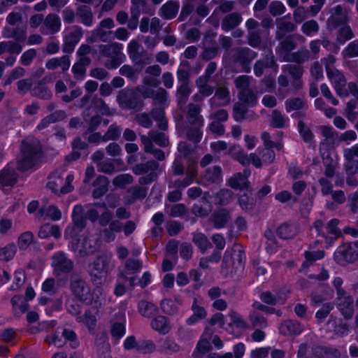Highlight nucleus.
Returning <instances> with one entry per match:
<instances>
[{
	"label": "nucleus",
	"mask_w": 358,
	"mask_h": 358,
	"mask_svg": "<svg viewBox=\"0 0 358 358\" xmlns=\"http://www.w3.org/2000/svg\"><path fill=\"white\" fill-rule=\"evenodd\" d=\"M36 50L34 48H29L24 51L20 57V62L25 66H29L33 59L36 57Z\"/></svg>",
	"instance_id": "obj_54"
},
{
	"label": "nucleus",
	"mask_w": 358,
	"mask_h": 358,
	"mask_svg": "<svg viewBox=\"0 0 358 358\" xmlns=\"http://www.w3.org/2000/svg\"><path fill=\"white\" fill-rule=\"evenodd\" d=\"M52 266L54 275L69 274L73 269V262L69 259L67 255L62 251L57 252L52 256Z\"/></svg>",
	"instance_id": "obj_7"
},
{
	"label": "nucleus",
	"mask_w": 358,
	"mask_h": 358,
	"mask_svg": "<svg viewBox=\"0 0 358 358\" xmlns=\"http://www.w3.org/2000/svg\"><path fill=\"white\" fill-rule=\"evenodd\" d=\"M59 334L58 331H56L53 334L47 335L45 342L48 344H53L58 348L62 347L64 345V342L63 341L62 333H61V335Z\"/></svg>",
	"instance_id": "obj_53"
},
{
	"label": "nucleus",
	"mask_w": 358,
	"mask_h": 358,
	"mask_svg": "<svg viewBox=\"0 0 358 358\" xmlns=\"http://www.w3.org/2000/svg\"><path fill=\"white\" fill-rule=\"evenodd\" d=\"M191 94L188 83H181L177 88V98L179 104L185 103Z\"/></svg>",
	"instance_id": "obj_49"
},
{
	"label": "nucleus",
	"mask_w": 358,
	"mask_h": 358,
	"mask_svg": "<svg viewBox=\"0 0 358 358\" xmlns=\"http://www.w3.org/2000/svg\"><path fill=\"white\" fill-rule=\"evenodd\" d=\"M276 234L278 237L280 239H291L295 236L296 230L292 224L284 222L277 228Z\"/></svg>",
	"instance_id": "obj_27"
},
{
	"label": "nucleus",
	"mask_w": 358,
	"mask_h": 358,
	"mask_svg": "<svg viewBox=\"0 0 358 358\" xmlns=\"http://www.w3.org/2000/svg\"><path fill=\"white\" fill-rule=\"evenodd\" d=\"M69 240V247L74 252H78L80 257L94 254L99 250V240L90 238L87 236L73 235Z\"/></svg>",
	"instance_id": "obj_3"
},
{
	"label": "nucleus",
	"mask_w": 358,
	"mask_h": 358,
	"mask_svg": "<svg viewBox=\"0 0 358 358\" xmlns=\"http://www.w3.org/2000/svg\"><path fill=\"white\" fill-rule=\"evenodd\" d=\"M238 202L243 210H252L255 206V201L251 195L244 192L238 196Z\"/></svg>",
	"instance_id": "obj_34"
},
{
	"label": "nucleus",
	"mask_w": 358,
	"mask_h": 358,
	"mask_svg": "<svg viewBox=\"0 0 358 358\" xmlns=\"http://www.w3.org/2000/svg\"><path fill=\"white\" fill-rule=\"evenodd\" d=\"M285 110L287 113H291L294 110H302L305 106V102L299 97L287 99L285 102Z\"/></svg>",
	"instance_id": "obj_37"
},
{
	"label": "nucleus",
	"mask_w": 358,
	"mask_h": 358,
	"mask_svg": "<svg viewBox=\"0 0 358 358\" xmlns=\"http://www.w3.org/2000/svg\"><path fill=\"white\" fill-rule=\"evenodd\" d=\"M138 309L139 313L145 317H152L157 311V307L153 303L145 300L138 303Z\"/></svg>",
	"instance_id": "obj_30"
},
{
	"label": "nucleus",
	"mask_w": 358,
	"mask_h": 358,
	"mask_svg": "<svg viewBox=\"0 0 358 358\" xmlns=\"http://www.w3.org/2000/svg\"><path fill=\"white\" fill-rule=\"evenodd\" d=\"M179 7V2L172 0L168 1L160 9L162 15L165 20H172L176 17Z\"/></svg>",
	"instance_id": "obj_21"
},
{
	"label": "nucleus",
	"mask_w": 358,
	"mask_h": 358,
	"mask_svg": "<svg viewBox=\"0 0 358 358\" xmlns=\"http://www.w3.org/2000/svg\"><path fill=\"white\" fill-rule=\"evenodd\" d=\"M238 99L242 103L250 107L256 106L258 103L257 94L250 88L241 90L238 93Z\"/></svg>",
	"instance_id": "obj_24"
},
{
	"label": "nucleus",
	"mask_w": 358,
	"mask_h": 358,
	"mask_svg": "<svg viewBox=\"0 0 358 358\" xmlns=\"http://www.w3.org/2000/svg\"><path fill=\"white\" fill-rule=\"evenodd\" d=\"M303 256L307 261L313 264L317 260L322 259L325 256V252L322 250L316 251H305Z\"/></svg>",
	"instance_id": "obj_61"
},
{
	"label": "nucleus",
	"mask_w": 358,
	"mask_h": 358,
	"mask_svg": "<svg viewBox=\"0 0 358 358\" xmlns=\"http://www.w3.org/2000/svg\"><path fill=\"white\" fill-rule=\"evenodd\" d=\"M286 11V8L282 2L273 1L269 5V12L273 17L282 15Z\"/></svg>",
	"instance_id": "obj_52"
},
{
	"label": "nucleus",
	"mask_w": 358,
	"mask_h": 358,
	"mask_svg": "<svg viewBox=\"0 0 358 358\" xmlns=\"http://www.w3.org/2000/svg\"><path fill=\"white\" fill-rule=\"evenodd\" d=\"M298 132L302 140L306 143H311L313 142L315 135L311 129L308 127L303 120H299L297 123Z\"/></svg>",
	"instance_id": "obj_31"
},
{
	"label": "nucleus",
	"mask_w": 358,
	"mask_h": 358,
	"mask_svg": "<svg viewBox=\"0 0 358 358\" xmlns=\"http://www.w3.org/2000/svg\"><path fill=\"white\" fill-rule=\"evenodd\" d=\"M336 306L345 319L350 320L352 317L354 315V300L352 296L337 301Z\"/></svg>",
	"instance_id": "obj_14"
},
{
	"label": "nucleus",
	"mask_w": 358,
	"mask_h": 358,
	"mask_svg": "<svg viewBox=\"0 0 358 358\" xmlns=\"http://www.w3.org/2000/svg\"><path fill=\"white\" fill-rule=\"evenodd\" d=\"M109 180L104 176H99L93 182L94 187L92 196L95 199H101L108 190Z\"/></svg>",
	"instance_id": "obj_13"
},
{
	"label": "nucleus",
	"mask_w": 358,
	"mask_h": 358,
	"mask_svg": "<svg viewBox=\"0 0 358 358\" xmlns=\"http://www.w3.org/2000/svg\"><path fill=\"white\" fill-rule=\"evenodd\" d=\"M121 134V129L115 124H111L103 136V141L107 142L110 140H117Z\"/></svg>",
	"instance_id": "obj_46"
},
{
	"label": "nucleus",
	"mask_w": 358,
	"mask_h": 358,
	"mask_svg": "<svg viewBox=\"0 0 358 358\" xmlns=\"http://www.w3.org/2000/svg\"><path fill=\"white\" fill-rule=\"evenodd\" d=\"M192 241L194 245L200 250L201 253H205L208 249L212 248V243L208 237L202 232L193 234Z\"/></svg>",
	"instance_id": "obj_26"
},
{
	"label": "nucleus",
	"mask_w": 358,
	"mask_h": 358,
	"mask_svg": "<svg viewBox=\"0 0 358 358\" xmlns=\"http://www.w3.org/2000/svg\"><path fill=\"white\" fill-rule=\"evenodd\" d=\"M242 22V17L238 13H231L227 15L222 20L221 27L225 32L234 29Z\"/></svg>",
	"instance_id": "obj_18"
},
{
	"label": "nucleus",
	"mask_w": 358,
	"mask_h": 358,
	"mask_svg": "<svg viewBox=\"0 0 358 358\" xmlns=\"http://www.w3.org/2000/svg\"><path fill=\"white\" fill-rule=\"evenodd\" d=\"M229 185L234 189H243L248 187L246 178L241 173H237L234 178H230Z\"/></svg>",
	"instance_id": "obj_44"
},
{
	"label": "nucleus",
	"mask_w": 358,
	"mask_h": 358,
	"mask_svg": "<svg viewBox=\"0 0 358 358\" xmlns=\"http://www.w3.org/2000/svg\"><path fill=\"white\" fill-rule=\"evenodd\" d=\"M34 239V234L30 231L22 233L18 237L17 245L20 250H24L33 243Z\"/></svg>",
	"instance_id": "obj_40"
},
{
	"label": "nucleus",
	"mask_w": 358,
	"mask_h": 358,
	"mask_svg": "<svg viewBox=\"0 0 358 358\" xmlns=\"http://www.w3.org/2000/svg\"><path fill=\"white\" fill-rule=\"evenodd\" d=\"M178 244L179 243L178 241H169L166 246V255L176 259L178 257Z\"/></svg>",
	"instance_id": "obj_62"
},
{
	"label": "nucleus",
	"mask_w": 358,
	"mask_h": 358,
	"mask_svg": "<svg viewBox=\"0 0 358 358\" xmlns=\"http://www.w3.org/2000/svg\"><path fill=\"white\" fill-rule=\"evenodd\" d=\"M62 333L64 344L70 342L71 347L73 348H77L79 346L80 343L78 339L77 334L73 330L64 328L62 329Z\"/></svg>",
	"instance_id": "obj_38"
},
{
	"label": "nucleus",
	"mask_w": 358,
	"mask_h": 358,
	"mask_svg": "<svg viewBox=\"0 0 358 358\" xmlns=\"http://www.w3.org/2000/svg\"><path fill=\"white\" fill-rule=\"evenodd\" d=\"M71 217L73 225L66 228L64 231V238L66 240L72 238L73 235H80L79 232L83 231L87 224L84 208L80 204L74 206Z\"/></svg>",
	"instance_id": "obj_6"
},
{
	"label": "nucleus",
	"mask_w": 358,
	"mask_h": 358,
	"mask_svg": "<svg viewBox=\"0 0 358 358\" xmlns=\"http://www.w3.org/2000/svg\"><path fill=\"white\" fill-rule=\"evenodd\" d=\"M313 355L317 358H340L338 349L333 347L317 345L313 348Z\"/></svg>",
	"instance_id": "obj_16"
},
{
	"label": "nucleus",
	"mask_w": 358,
	"mask_h": 358,
	"mask_svg": "<svg viewBox=\"0 0 358 358\" xmlns=\"http://www.w3.org/2000/svg\"><path fill=\"white\" fill-rule=\"evenodd\" d=\"M345 158V170L347 175H355L358 173V160L350 157Z\"/></svg>",
	"instance_id": "obj_58"
},
{
	"label": "nucleus",
	"mask_w": 358,
	"mask_h": 358,
	"mask_svg": "<svg viewBox=\"0 0 358 358\" xmlns=\"http://www.w3.org/2000/svg\"><path fill=\"white\" fill-rule=\"evenodd\" d=\"M333 257L340 266L355 263L358 260V241L341 244L334 251Z\"/></svg>",
	"instance_id": "obj_4"
},
{
	"label": "nucleus",
	"mask_w": 358,
	"mask_h": 358,
	"mask_svg": "<svg viewBox=\"0 0 358 358\" xmlns=\"http://www.w3.org/2000/svg\"><path fill=\"white\" fill-rule=\"evenodd\" d=\"M196 175L197 169L196 166H193L187 171L185 177L183 179L175 180L172 182V185H169V187H174L182 191V189L186 188L187 187L189 186L192 183H193Z\"/></svg>",
	"instance_id": "obj_15"
},
{
	"label": "nucleus",
	"mask_w": 358,
	"mask_h": 358,
	"mask_svg": "<svg viewBox=\"0 0 358 358\" xmlns=\"http://www.w3.org/2000/svg\"><path fill=\"white\" fill-rule=\"evenodd\" d=\"M286 120L289 121L288 117L285 116L278 110L272 112L271 125L273 128L283 129L287 127Z\"/></svg>",
	"instance_id": "obj_35"
},
{
	"label": "nucleus",
	"mask_w": 358,
	"mask_h": 358,
	"mask_svg": "<svg viewBox=\"0 0 358 358\" xmlns=\"http://www.w3.org/2000/svg\"><path fill=\"white\" fill-rule=\"evenodd\" d=\"M229 218V212L225 208H221L213 212L210 220L214 227L217 229H220L225 227Z\"/></svg>",
	"instance_id": "obj_17"
},
{
	"label": "nucleus",
	"mask_w": 358,
	"mask_h": 358,
	"mask_svg": "<svg viewBox=\"0 0 358 358\" xmlns=\"http://www.w3.org/2000/svg\"><path fill=\"white\" fill-rule=\"evenodd\" d=\"M16 253V246L13 243L0 248V261L8 262L11 260Z\"/></svg>",
	"instance_id": "obj_42"
},
{
	"label": "nucleus",
	"mask_w": 358,
	"mask_h": 358,
	"mask_svg": "<svg viewBox=\"0 0 358 358\" xmlns=\"http://www.w3.org/2000/svg\"><path fill=\"white\" fill-rule=\"evenodd\" d=\"M76 14L81 18V22L86 27H90L92 24L93 14L90 6H79L77 8Z\"/></svg>",
	"instance_id": "obj_29"
},
{
	"label": "nucleus",
	"mask_w": 358,
	"mask_h": 358,
	"mask_svg": "<svg viewBox=\"0 0 358 358\" xmlns=\"http://www.w3.org/2000/svg\"><path fill=\"white\" fill-rule=\"evenodd\" d=\"M194 0H184L178 20L185 21L194 10Z\"/></svg>",
	"instance_id": "obj_45"
},
{
	"label": "nucleus",
	"mask_w": 358,
	"mask_h": 358,
	"mask_svg": "<svg viewBox=\"0 0 358 358\" xmlns=\"http://www.w3.org/2000/svg\"><path fill=\"white\" fill-rule=\"evenodd\" d=\"M319 24L315 20H310L305 22L301 26V31L307 36H313L319 31Z\"/></svg>",
	"instance_id": "obj_39"
},
{
	"label": "nucleus",
	"mask_w": 358,
	"mask_h": 358,
	"mask_svg": "<svg viewBox=\"0 0 358 358\" xmlns=\"http://www.w3.org/2000/svg\"><path fill=\"white\" fill-rule=\"evenodd\" d=\"M202 180L206 185L220 183L222 181V171L220 166L207 168L201 175Z\"/></svg>",
	"instance_id": "obj_12"
},
{
	"label": "nucleus",
	"mask_w": 358,
	"mask_h": 358,
	"mask_svg": "<svg viewBox=\"0 0 358 358\" xmlns=\"http://www.w3.org/2000/svg\"><path fill=\"white\" fill-rule=\"evenodd\" d=\"M133 178L130 174L124 173L117 176L113 180V184L118 187H124L131 183Z\"/></svg>",
	"instance_id": "obj_64"
},
{
	"label": "nucleus",
	"mask_w": 358,
	"mask_h": 358,
	"mask_svg": "<svg viewBox=\"0 0 358 358\" xmlns=\"http://www.w3.org/2000/svg\"><path fill=\"white\" fill-rule=\"evenodd\" d=\"M136 121L141 127L149 129L152 126V117L146 113H142L136 115Z\"/></svg>",
	"instance_id": "obj_63"
},
{
	"label": "nucleus",
	"mask_w": 358,
	"mask_h": 358,
	"mask_svg": "<svg viewBox=\"0 0 358 358\" xmlns=\"http://www.w3.org/2000/svg\"><path fill=\"white\" fill-rule=\"evenodd\" d=\"M127 332L126 328V319H124L120 322H115L111 324L110 334L113 340L116 343L119 341L124 336Z\"/></svg>",
	"instance_id": "obj_22"
},
{
	"label": "nucleus",
	"mask_w": 358,
	"mask_h": 358,
	"mask_svg": "<svg viewBox=\"0 0 358 358\" xmlns=\"http://www.w3.org/2000/svg\"><path fill=\"white\" fill-rule=\"evenodd\" d=\"M255 57V52L249 48H239L232 55L235 63L241 64L243 67H248L245 72H249L248 67L250 62Z\"/></svg>",
	"instance_id": "obj_10"
},
{
	"label": "nucleus",
	"mask_w": 358,
	"mask_h": 358,
	"mask_svg": "<svg viewBox=\"0 0 358 358\" xmlns=\"http://www.w3.org/2000/svg\"><path fill=\"white\" fill-rule=\"evenodd\" d=\"M45 25L53 32H57L61 27L60 18L57 15H48L45 18Z\"/></svg>",
	"instance_id": "obj_51"
},
{
	"label": "nucleus",
	"mask_w": 358,
	"mask_h": 358,
	"mask_svg": "<svg viewBox=\"0 0 358 358\" xmlns=\"http://www.w3.org/2000/svg\"><path fill=\"white\" fill-rule=\"evenodd\" d=\"M83 29L81 27L75 26L67 36L65 37L69 41L72 42L74 45H77L83 37Z\"/></svg>",
	"instance_id": "obj_60"
},
{
	"label": "nucleus",
	"mask_w": 358,
	"mask_h": 358,
	"mask_svg": "<svg viewBox=\"0 0 358 358\" xmlns=\"http://www.w3.org/2000/svg\"><path fill=\"white\" fill-rule=\"evenodd\" d=\"M115 164H123L120 159H106L98 164V170L106 174H113L116 171Z\"/></svg>",
	"instance_id": "obj_32"
},
{
	"label": "nucleus",
	"mask_w": 358,
	"mask_h": 358,
	"mask_svg": "<svg viewBox=\"0 0 358 358\" xmlns=\"http://www.w3.org/2000/svg\"><path fill=\"white\" fill-rule=\"evenodd\" d=\"M120 73L129 80H135L138 77V72L134 67L124 64L119 70Z\"/></svg>",
	"instance_id": "obj_55"
},
{
	"label": "nucleus",
	"mask_w": 358,
	"mask_h": 358,
	"mask_svg": "<svg viewBox=\"0 0 358 358\" xmlns=\"http://www.w3.org/2000/svg\"><path fill=\"white\" fill-rule=\"evenodd\" d=\"M248 106L236 103L233 106L232 116L234 120L237 122H241L243 120L248 118Z\"/></svg>",
	"instance_id": "obj_33"
},
{
	"label": "nucleus",
	"mask_w": 358,
	"mask_h": 358,
	"mask_svg": "<svg viewBox=\"0 0 358 358\" xmlns=\"http://www.w3.org/2000/svg\"><path fill=\"white\" fill-rule=\"evenodd\" d=\"M70 290L74 300L83 305L91 306L96 310L101 307V302L99 294L95 289H92L91 287L84 280L80 278L71 279Z\"/></svg>",
	"instance_id": "obj_1"
},
{
	"label": "nucleus",
	"mask_w": 358,
	"mask_h": 358,
	"mask_svg": "<svg viewBox=\"0 0 358 358\" xmlns=\"http://www.w3.org/2000/svg\"><path fill=\"white\" fill-rule=\"evenodd\" d=\"M149 136L151 137L152 140L160 147L165 148L169 145V138L164 132H158L156 134L150 132Z\"/></svg>",
	"instance_id": "obj_56"
},
{
	"label": "nucleus",
	"mask_w": 358,
	"mask_h": 358,
	"mask_svg": "<svg viewBox=\"0 0 358 358\" xmlns=\"http://www.w3.org/2000/svg\"><path fill=\"white\" fill-rule=\"evenodd\" d=\"M159 168V163L155 160H149L145 163H139L133 167V173L136 176L144 175L148 171H157Z\"/></svg>",
	"instance_id": "obj_25"
},
{
	"label": "nucleus",
	"mask_w": 358,
	"mask_h": 358,
	"mask_svg": "<svg viewBox=\"0 0 358 358\" xmlns=\"http://www.w3.org/2000/svg\"><path fill=\"white\" fill-rule=\"evenodd\" d=\"M32 94L43 100H49L52 96L51 90L48 88L46 83L40 80L32 89Z\"/></svg>",
	"instance_id": "obj_23"
},
{
	"label": "nucleus",
	"mask_w": 358,
	"mask_h": 358,
	"mask_svg": "<svg viewBox=\"0 0 358 358\" xmlns=\"http://www.w3.org/2000/svg\"><path fill=\"white\" fill-rule=\"evenodd\" d=\"M188 213V209L184 203L173 204L170 210L171 216L173 217H180Z\"/></svg>",
	"instance_id": "obj_57"
},
{
	"label": "nucleus",
	"mask_w": 358,
	"mask_h": 358,
	"mask_svg": "<svg viewBox=\"0 0 358 358\" xmlns=\"http://www.w3.org/2000/svg\"><path fill=\"white\" fill-rule=\"evenodd\" d=\"M276 38L280 40L275 50L276 53L278 55H283L287 57L290 55V52L296 49L297 46L294 36L292 34L285 36L278 33Z\"/></svg>",
	"instance_id": "obj_9"
},
{
	"label": "nucleus",
	"mask_w": 358,
	"mask_h": 358,
	"mask_svg": "<svg viewBox=\"0 0 358 358\" xmlns=\"http://www.w3.org/2000/svg\"><path fill=\"white\" fill-rule=\"evenodd\" d=\"M332 309L333 306L330 303H323L322 308L315 313V317L318 321L322 322L327 317Z\"/></svg>",
	"instance_id": "obj_59"
},
{
	"label": "nucleus",
	"mask_w": 358,
	"mask_h": 358,
	"mask_svg": "<svg viewBox=\"0 0 358 358\" xmlns=\"http://www.w3.org/2000/svg\"><path fill=\"white\" fill-rule=\"evenodd\" d=\"M280 333L285 336L299 335L302 329L300 324L294 320H287L280 329Z\"/></svg>",
	"instance_id": "obj_28"
},
{
	"label": "nucleus",
	"mask_w": 358,
	"mask_h": 358,
	"mask_svg": "<svg viewBox=\"0 0 358 358\" xmlns=\"http://www.w3.org/2000/svg\"><path fill=\"white\" fill-rule=\"evenodd\" d=\"M340 220L337 218H332L326 224L327 233L329 235L342 236L343 230L338 227Z\"/></svg>",
	"instance_id": "obj_47"
},
{
	"label": "nucleus",
	"mask_w": 358,
	"mask_h": 358,
	"mask_svg": "<svg viewBox=\"0 0 358 358\" xmlns=\"http://www.w3.org/2000/svg\"><path fill=\"white\" fill-rule=\"evenodd\" d=\"M354 37V34L349 25L345 24L339 29L337 34V41L340 45H344L348 41Z\"/></svg>",
	"instance_id": "obj_36"
},
{
	"label": "nucleus",
	"mask_w": 358,
	"mask_h": 358,
	"mask_svg": "<svg viewBox=\"0 0 358 358\" xmlns=\"http://www.w3.org/2000/svg\"><path fill=\"white\" fill-rule=\"evenodd\" d=\"M122 108L140 111L144 106V101L141 99L140 88L124 89L121 90L117 97Z\"/></svg>",
	"instance_id": "obj_5"
},
{
	"label": "nucleus",
	"mask_w": 358,
	"mask_h": 358,
	"mask_svg": "<svg viewBox=\"0 0 358 358\" xmlns=\"http://www.w3.org/2000/svg\"><path fill=\"white\" fill-rule=\"evenodd\" d=\"M211 204L206 198H202L201 201L193 205L192 213L199 217H207L211 211Z\"/></svg>",
	"instance_id": "obj_19"
},
{
	"label": "nucleus",
	"mask_w": 358,
	"mask_h": 358,
	"mask_svg": "<svg viewBox=\"0 0 358 358\" xmlns=\"http://www.w3.org/2000/svg\"><path fill=\"white\" fill-rule=\"evenodd\" d=\"M3 37L6 38H13L15 41L24 43L27 38L26 29L23 27H16L12 29L10 34H3Z\"/></svg>",
	"instance_id": "obj_41"
},
{
	"label": "nucleus",
	"mask_w": 358,
	"mask_h": 358,
	"mask_svg": "<svg viewBox=\"0 0 358 358\" xmlns=\"http://www.w3.org/2000/svg\"><path fill=\"white\" fill-rule=\"evenodd\" d=\"M43 156V152L39 144L23 141L17 161V169L22 172L32 169L39 164Z\"/></svg>",
	"instance_id": "obj_2"
},
{
	"label": "nucleus",
	"mask_w": 358,
	"mask_h": 358,
	"mask_svg": "<svg viewBox=\"0 0 358 358\" xmlns=\"http://www.w3.org/2000/svg\"><path fill=\"white\" fill-rule=\"evenodd\" d=\"M110 259L106 255L97 256L90 266V275L94 281L106 278L109 271Z\"/></svg>",
	"instance_id": "obj_8"
},
{
	"label": "nucleus",
	"mask_w": 358,
	"mask_h": 358,
	"mask_svg": "<svg viewBox=\"0 0 358 358\" xmlns=\"http://www.w3.org/2000/svg\"><path fill=\"white\" fill-rule=\"evenodd\" d=\"M343 55L348 58L358 57V39H356L348 44L343 50Z\"/></svg>",
	"instance_id": "obj_50"
},
{
	"label": "nucleus",
	"mask_w": 358,
	"mask_h": 358,
	"mask_svg": "<svg viewBox=\"0 0 358 358\" xmlns=\"http://www.w3.org/2000/svg\"><path fill=\"white\" fill-rule=\"evenodd\" d=\"M152 328L160 334L165 335L171 330L167 317L164 315H157L151 320Z\"/></svg>",
	"instance_id": "obj_20"
},
{
	"label": "nucleus",
	"mask_w": 358,
	"mask_h": 358,
	"mask_svg": "<svg viewBox=\"0 0 358 358\" xmlns=\"http://www.w3.org/2000/svg\"><path fill=\"white\" fill-rule=\"evenodd\" d=\"M201 108L198 105L189 103L188 105L187 117L191 123L202 122V117L199 116Z\"/></svg>",
	"instance_id": "obj_43"
},
{
	"label": "nucleus",
	"mask_w": 358,
	"mask_h": 358,
	"mask_svg": "<svg viewBox=\"0 0 358 358\" xmlns=\"http://www.w3.org/2000/svg\"><path fill=\"white\" fill-rule=\"evenodd\" d=\"M17 180L18 174L9 164H6L0 171V187H12L16 185Z\"/></svg>",
	"instance_id": "obj_11"
},
{
	"label": "nucleus",
	"mask_w": 358,
	"mask_h": 358,
	"mask_svg": "<svg viewBox=\"0 0 358 358\" xmlns=\"http://www.w3.org/2000/svg\"><path fill=\"white\" fill-rule=\"evenodd\" d=\"M156 350V345L152 340H143L138 341V351L142 354H150Z\"/></svg>",
	"instance_id": "obj_48"
}]
</instances>
